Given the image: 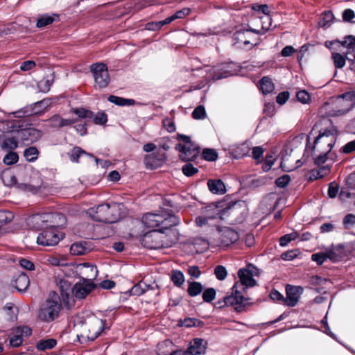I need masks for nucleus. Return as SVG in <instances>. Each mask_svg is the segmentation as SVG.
Here are the masks:
<instances>
[{
    "mask_svg": "<svg viewBox=\"0 0 355 355\" xmlns=\"http://www.w3.org/2000/svg\"><path fill=\"white\" fill-rule=\"evenodd\" d=\"M87 214L94 220L114 223L121 218L119 205L115 202L105 203L87 209Z\"/></svg>",
    "mask_w": 355,
    "mask_h": 355,
    "instance_id": "1",
    "label": "nucleus"
},
{
    "mask_svg": "<svg viewBox=\"0 0 355 355\" xmlns=\"http://www.w3.org/2000/svg\"><path fill=\"white\" fill-rule=\"evenodd\" d=\"M142 223L148 228L168 230L178 225L180 219L175 215L166 211L161 214L147 213L143 216Z\"/></svg>",
    "mask_w": 355,
    "mask_h": 355,
    "instance_id": "2",
    "label": "nucleus"
},
{
    "mask_svg": "<svg viewBox=\"0 0 355 355\" xmlns=\"http://www.w3.org/2000/svg\"><path fill=\"white\" fill-rule=\"evenodd\" d=\"M266 30L262 26L260 30L254 28H239L233 34L234 44L238 48L252 49L259 44V35L265 34Z\"/></svg>",
    "mask_w": 355,
    "mask_h": 355,
    "instance_id": "3",
    "label": "nucleus"
},
{
    "mask_svg": "<svg viewBox=\"0 0 355 355\" xmlns=\"http://www.w3.org/2000/svg\"><path fill=\"white\" fill-rule=\"evenodd\" d=\"M165 230L155 229L145 233L141 238V244L149 249L168 248L174 244V241L165 234Z\"/></svg>",
    "mask_w": 355,
    "mask_h": 355,
    "instance_id": "4",
    "label": "nucleus"
},
{
    "mask_svg": "<svg viewBox=\"0 0 355 355\" xmlns=\"http://www.w3.org/2000/svg\"><path fill=\"white\" fill-rule=\"evenodd\" d=\"M62 307L60 297L55 291H52L42 305L39 318L46 322H53L59 317Z\"/></svg>",
    "mask_w": 355,
    "mask_h": 355,
    "instance_id": "5",
    "label": "nucleus"
},
{
    "mask_svg": "<svg viewBox=\"0 0 355 355\" xmlns=\"http://www.w3.org/2000/svg\"><path fill=\"white\" fill-rule=\"evenodd\" d=\"M337 130L334 128L325 130L316 137L311 149L306 148V152L308 153L310 150L330 153L337 139Z\"/></svg>",
    "mask_w": 355,
    "mask_h": 355,
    "instance_id": "6",
    "label": "nucleus"
},
{
    "mask_svg": "<svg viewBox=\"0 0 355 355\" xmlns=\"http://www.w3.org/2000/svg\"><path fill=\"white\" fill-rule=\"evenodd\" d=\"M112 325V322L110 319L95 320L90 324L87 335L78 336V339L80 343H85L87 341H94L107 330H109Z\"/></svg>",
    "mask_w": 355,
    "mask_h": 355,
    "instance_id": "7",
    "label": "nucleus"
},
{
    "mask_svg": "<svg viewBox=\"0 0 355 355\" xmlns=\"http://www.w3.org/2000/svg\"><path fill=\"white\" fill-rule=\"evenodd\" d=\"M83 266L84 268L89 269L92 274L89 275V279H83V283H77L73 286L72 293L78 299L85 298L94 288L95 286L92 279L96 277L98 272L96 267L89 263H84Z\"/></svg>",
    "mask_w": 355,
    "mask_h": 355,
    "instance_id": "8",
    "label": "nucleus"
},
{
    "mask_svg": "<svg viewBox=\"0 0 355 355\" xmlns=\"http://www.w3.org/2000/svg\"><path fill=\"white\" fill-rule=\"evenodd\" d=\"M236 206V203H234L232 205H228L221 209L215 207L211 214L196 217V223L198 226L202 227L203 225H208L209 221L211 220H224L227 216L235 214Z\"/></svg>",
    "mask_w": 355,
    "mask_h": 355,
    "instance_id": "9",
    "label": "nucleus"
},
{
    "mask_svg": "<svg viewBox=\"0 0 355 355\" xmlns=\"http://www.w3.org/2000/svg\"><path fill=\"white\" fill-rule=\"evenodd\" d=\"M239 72V66L232 62L220 63L209 70V78L213 80L225 78L236 75Z\"/></svg>",
    "mask_w": 355,
    "mask_h": 355,
    "instance_id": "10",
    "label": "nucleus"
},
{
    "mask_svg": "<svg viewBox=\"0 0 355 355\" xmlns=\"http://www.w3.org/2000/svg\"><path fill=\"white\" fill-rule=\"evenodd\" d=\"M89 69L94 79L95 87L100 89L107 87L110 82L107 66L103 62H96Z\"/></svg>",
    "mask_w": 355,
    "mask_h": 355,
    "instance_id": "11",
    "label": "nucleus"
},
{
    "mask_svg": "<svg viewBox=\"0 0 355 355\" xmlns=\"http://www.w3.org/2000/svg\"><path fill=\"white\" fill-rule=\"evenodd\" d=\"M207 341L202 338L193 339L185 351L175 350L170 353L160 352L159 355H200L204 354L207 349Z\"/></svg>",
    "mask_w": 355,
    "mask_h": 355,
    "instance_id": "12",
    "label": "nucleus"
},
{
    "mask_svg": "<svg viewBox=\"0 0 355 355\" xmlns=\"http://www.w3.org/2000/svg\"><path fill=\"white\" fill-rule=\"evenodd\" d=\"M63 237L62 232H60L55 227L51 226L39 234L37 242L39 245L44 246H53L57 245Z\"/></svg>",
    "mask_w": 355,
    "mask_h": 355,
    "instance_id": "13",
    "label": "nucleus"
},
{
    "mask_svg": "<svg viewBox=\"0 0 355 355\" xmlns=\"http://www.w3.org/2000/svg\"><path fill=\"white\" fill-rule=\"evenodd\" d=\"M239 282H236L233 286L234 293L224 298L226 306L234 307L237 311H241L243 308L250 304V299L244 297L240 291H238Z\"/></svg>",
    "mask_w": 355,
    "mask_h": 355,
    "instance_id": "14",
    "label": "nucleus"
},
{
    "mask_svg": "<svg viewBox=\"0 0 355 355\" xmlns=\"http://www.w3.org/2000/svg\"><path fill=\"white\" fill-rule=\"evenodd\" d=\"M257 269L252 265L248 266V268H241L238 271V277L239 278L240 284L242 289L245 291L248 287H252L256 285V280L253 278L254 270Z\"/></svg>",
    "mask_w": 355,
    "mask_h": 355,
    "instance_id": "15",
    "label": "nucleus"
},
{
    "mask_svg": "<svg viewBox=\"0 0 355 355\" xmlns=\"http://www.w3.org/2000/svg\"><path fill=\"white\" fill-rule=\"evenodd\" d=\"M17 139L24 145H29L37 141L42 135V132L33 127L21 129L17 132Z\"/></svg>",
    "mask_w": 355,
    "mask_h": 355,
    "instance_id": "16",
    "label": "nucleus"
},
{
    "mask_svg": "<svg viewBox=\"0 0 355 355\" xmlns=\"http://www.w3.org/2000/svg\"><path fill=\"white\" fill-rule=\"evenodd\" d=\"M175 149L180 152V157L184 162L194 160L200 152V148L194 144L182 145L179 143L176 145Z\"/></svg>",
    "mask_w": 355,
    "mask_h": 355,
    "instance_id": "17",
    "label": "nucleus"
},
{
    "mask_svg": "<svg viewBox=\"0 0 355 355\" xmlns=\"http://www.w3.org/2000/svg\"><path fill=\"white\" fill-rule=\"evenodd\" d=\"M337 104L343 107L338 110L335 115H341L350 110L355 104V89L346 92L339 96Z\"/></svg>",
    "mask_w": 355,
    "mask_h": 355,
    "instance_id": "18",
    "label": "nucleus"
},
{
    "mask_svg": "<svg viewBox=\"0 0 355 355\" xmlns=\"http://www.w3.org/2000/svg\"><path fill=\"white\" fill-rule=\"evenodd\" d=\"M286 297L284 300V303L290 307L295 306L303 293V288L301 286L287 285L286 288Z\"/></svg>",
    "mask_w": 355,
    "mask_h": 355,
    "instance_id": "19",
    "label": "nucleus"
},
{
    "mask_svg": "<svg viewBox=\"0 0 355 355\" xmlns=\"http://www.w3.org/2000/svg\"><path fill=\"white\" fill-rule=\"evenodd\" d=\"M165 159V154L159 155L157 153H151L144 157V163L147 168L154 169L161 166Z\"/></svg>",
    "mask_w": 355,
    "mask_h": 355,
    "instance_id": "20",
    "label": "nucleus"
},
{
    "mask_svg": "<svg viewBox=\"0 0 355 355\" xmlns=\"http://www.w3.org/2000/svg\"><path fill=\"white\" fill-rule=\"evenodd\" d=\"M228 150L231 155L235 159H241L247 156L250 151V147L245 143L231 145Z\"/></svg>",
    "mask_w": 355,
    "mask_h": 355,
    "instance_id": "21",
    "label": "nucleus"
},
{
    "mask_svg": "<svg viewBox=\"0 0 355 355\" xmlns=\"http://www.w3.org/2000/svg\"><path fill=\"white\" fill-rule=\"evenodd\" d=\"M49 126L51 128H60L69 126L76 122L75 119H63L58 115H54L47 120Z\"/></svg>",
    "mask_w": 355,
    "mask_h": 355,
    "instance_id": "22",
    "label": "nucleus"
},
{
    "mask_svg": "<svg viewBox=\"0 0 355 355\" xmlns=\"http://www.w3.org/2000/svg\"><path fill=\"white\" fill-rule=\"evenodd\" d=\"M19 141L17 134L15 137L5 136L1 139L0 146L3 150L10 152L17 148Z\"/></svg>",
    "mask_w": 355,
    "mask_h": 355,
    "instance_id": "23",
    "label": "nucleus"
},
{
    "mask_svg": "<svg viewBox=\"0 0 355 355\" xmlns=\"http://www.w3.org/2000/svg\"><path fill=\"white\" fill-rule=\"evenodd\" d=\"M239 239L236 232L230 228H225L221 231L220 244L223 245H229L234 243Z\"/></svg>",
    "mask_w": 355,
    "mask_h": 355,
    "instance_id": "24",
    "label": "nucleus"
},
{
    "mask_svg": "<svg viewBox=\"0 0 355 355\" xmlns=\"http://www.w3.org/2000/svg\"><path fill=\"white\" fill-rule=\"evenodd\" d=\"M207 187L213 194L223 195L226 192L225 184L219 179L209 180Z\"/></svg>",
    "mask_w": 355,
    "mask_h": 355,
    "instance_id": "25",
    "label": "nucleus"
},
{
    "mask_svg": "<svg viewBox=\"0 0 355 355\" xmlns=\"http://www.w3.org/2000/svg\"><path fill=\"white\" fill-rule=\"evenodd\" d=\"M342 45L347 49L345 54L348 60H355V37L349 35L342 42Z\"/></svg>",
    "mask_w": 355,
    "mask_h": 355,
    "instance_id": "26",
    "label": "nucleus"
},
{
    "mask_svg": "<svg viewBox=\"0 0 355 355\" xmlns=\"http://www.w3.org/2000/svg\"><path fill=\"white\" fill-rule=\"evenodd\" d=\"M58 20V15L55 13H53L51 15L45 13L38 17L36 22V26L39 28H42Z\"/></svg>",
    "mask_w": 355,
    "mask_h": 355,
    "instance_id": "27",
    "label": "nucleus"
},
{
    "mask_svg": "<svg viewBox=\"0 0 355 355\" xmlns=\"http://www.w3.org/2000/svg\"><path fill=\"white\" fill-rule=\"evenodd\" d=\"M327 259H329L333 261H336L338 259L334 252L332 250H330L327 252L315 253L311 256V259L313 261H315L318 265L322 264L324 261Z\"/></svg>",
    "mask_w": 355,
    "mask_h": 355,
    "instance_id": "28",
    "label": "nucleus"
},
{
    "mask_svg": "<svg viewBox=\"0 0 355 355\" xmlns=\"http://www.w3.org/2000/svg\"><path fill=\"white\" fill-rule=\"evenodd\" d=\"M30 284L29 278L24 272L20 273L15 280V288L19 292H24Z\"/></svg>",
    "mask_w": 355,
    "mask_h": 355,
    "instance_id": "29",
    "label": "nucleus"
},
{
    "mask_svg": "<svg viewBox=\"0 0 355 355\" xmlns=\"http://www.w3.org/2000/svg\"><path fill=\"white\" fill-rule=\"evenodd\" d=\"M62 297L64 302L69 298L70 293L72 292L71 284L67 279H60L58 283Z\"/></svg>",
    "mask_w": 355,
    "mask_h": 355,
    "instance_id": "30",
    "label": "nucleus"
},
{
    "mask_svg": "<svg viewBox=\"0 0 355 355\" xmlns=\"http://www.w3.org/2000/svg\"><path fill=\"white\" fill-rule=\"evenodd\" d=\"M82 155H86L90 157H93V155L83 149H82L79 146H75L73 147L69 153L68 156L69 157V159L72 162L78 163L79 162V158Z\"/></svg>",
    "mask_w": 355,
    "mask_h": 355,
    "instance_id": "31",
    "label": "nucleus"
},
{
    "mask_svg": "<svg viewBox=\"0 0 355 355\" xmlns=\"http://www.w3.org/2000/svg\"><path fill=\"white\" fill-rule=\"evenodd\" d=\"M148 289H153V288L150 285L141 281L135 284L129 291V293L131 295L140 296Z\"/></svg>",
    "mask_w": 355,
    "mask_h": 355,
    "instance_id": "32",
    "label": "nucleus"
},
{
    "mask_svg": "<svg viewBox=\"0 0 355 355\" xmlns=\"http://www.w3.org/2000/svg\"><path fill=\"white\" fill-rule=\"evenodd\" d=\"M108 101L119 106H130L135 103V101L134 99L125 98L114 95H110L108 97Z\"/></svg>",
    "mask_w": 355,
    "mask_h": 355,
    "instance_id": "33",
    "label": "nucleus"
},
{
    "mask_svg": "<svg viewBox=\"0 0 355 355\" xmlns=\"http://www.w3.org/2000/svg\"><path fill=\"white\" fill-rule=\"evenodd\" d=\"M203 290V286L198 282H188V295L191 297H196L200 295Z\"/></svg>",
    "mask_w": 355,
    "mask_h": 355,
    "instance_id": "34",
    "label": "nucleus"
},
{
    "mask_svg": "<svg viewBox=\"0 0 355 355\" xmlns=\"http://www.w3.org/2000/svg\"><path fill=\"white\" fill-rule=\"evenodd\" d=\"M57 341L53 338H48L39 340L36 344V348L39 351L51 349L55 347Z\"/></svg>",
    "mask_w": 355,
    "mask_h": 355,
    "instance_id": "35",
    "label": "nucleus"
},
{
    "mask_svg": "<svg viewBox=\"0 0 355 355\" xmlns=\"http://www.w3.org/2000/svg\"><path fill=\"white\" fill-rule=\"evenodd\" d=\"M58 218L59 219H63L65 220V217L62 214H47V213H43L41 214H36L32 217V220L33 221H35L37 223H38L40 221L44 222L48 221L51 218Z\"/></svg>",
    "mask_w": 355,
    "mask_h": 355,
    "instance_id": "36",
    "label": "nucleus"
},
{
    "mask_svg": "<svg viewBox=\"0 0 355 355\" xmlns=\"http://www.w3.org/2000/svg\"><path fill=\"white\" fill-rule=\"evenodd\" d=\"M39 150L35 146H30L26 148L24 151V157L28 162H35L39 156Z\"/></svg>",
    "mask_w": 355,
    "mask_h": 355,
    "instance_id": "37",
    "label": "nucleus"
},
{
    "mask_svg": "<svg viewBox=\"0 0 355 355\" xmlns=\"http://www.w3.org/2000/svg\"><path fill=\"white\" fill-rule=\"evenodd\" d=\"M171 279L177 287H181L184 282V276L182 271L175 270L172 271Z\"/></svg>",
    "mask_w": 355,
    "mask_h": 355,
    "instance_id": "38",
    "label": "nucleus"
},
{
    "mask_svg": "<svg viewBox=\"0 0 355 355\" xmlns=\"http://www.w3.org/2000/svg\"><path fill=\"white\" fill-rule=\"evenodd\" d=\"M19 161V155L16 152L8 151L3 159V162L7 166H11Z\"/></svg>",
    "mask_w": 355,
    "mask_h": 355,
    "instance_id": "39",
    "label": "nucleus"
},
{
    "mask_svg": "<svg viewBox=\"0 0 355 355\" xmlns=\"http://www.w3.org/2000/svg\"><path fill=\"white\" fill-rule=\"evenodd\" d=\"M53 83V78H44L37 83L39 91L43 93H47Z\"/></svg>",
    "mask_w": 355,
    "mask_h": 355,
    "instance_id": "40",
    "label": "nucleus"
},
{
    "mask_svg": "<svg viewBox=\"0 0 355 355\" xmlns=\"http://www.w3.org/2000/svg\"><path fill=\"white\" fill-rule=\"evenodd\" d=\"M332 59L336 68L341 69L345 65L347 54L344 56L338 53H333Z\"/></svg>",
    "mask_w": 355,
    "mask_h": 355,
    "instance_id": "41",
    "label": "nucleus"
},
{
    "mask_svg": "<svg viewBox=\"0 0 355 355\" xmlns=\"http://www.w3.org/2000/svg\"><path fill=\"white\" fill-rule=\"evenodd\" d=\"M3 310L7 313L10 320L13 321L17 319V309L13 303H7L4 306Z\"/></svg>",
    "mask_w": 355,
    "mask_h": 355,
    "instance_id": "42",
    "label": "nucleus"
},
{
    "mask_svg": "<svg viewBox=\"0 0 355 355\" xmlns=\"http://www.w3.org/2000/svg\"><path fill=\"white\" fill-rule=\"evenodd\" d=\"M37 113L36 111H34L31 107L26 106L12 112V114L16 118H22L28 116H31L34 114Z\"/></svg>",
    "mask_w": 355,
    "mask_h": 355,
    "instance_id": "43",
    "label": "nucleus"
},
{
    "mask_svg": "<svg viewBox=\"0 0 355 355\" xmlns=\"http://www.w3.org/2000/svg\"><path fill=\"white\" fill-rule=\"evenodd\" d=\"M72 112L82 119H92L94 116L93 112L83 107L73 108Z\"/></svg>",
    "mask_w": 355,
    "mask_h": 355,
    "instance_id": "44",
    "label": "nucleus"
},
{
    "mask_svg": "<svg viewBox=\"0 0 355 355\" xmlns=\"http://www.w3.org/2000/svg\"><path fill=\"white\" fill-rule=\"evenodd\" d=\"M324 152L311 151V155L313 156L315 163L318 165L324 164L328 159V155Z\"/></svg>",
    "mask_w": 355,
    "mask_h": 355,
    "instance_id": "45",
    "label": "nucleus"
},
{
    "mask_svg": "<svg viewBox=\"0 0 355 355\" xmlns=\"http://www.w3.org/2000/svg\"><path fill=\"white\" fill-rule=\"evenodd\" d=\"M202 157L204 159L209 162H213L217 159V152L211 148H205L202 153Z\"/></svg>",
    "mask_w": 355,
    "mask_h": 355,
    "instance_id": "46",
    "label": "nucleus"
},
{
    "mask_svg": "<svg viewBox=\"0 0 355 355\" xmlns=\"http://www.w3.org/2000/svg\"><path fill=\"white\" fill-rule=\"evenodd\" d=\"M87 248L82 243H75L71 245L70 252L73 255H81L85 254Z\"/></svg>",
    "mask_w": 355,
    "mask_h": 355,
    "instance_id": "47",
    "label": "nucleus"
},
{
    "mask_svg": "<svg viewBox=\"0 0 355 355\" xmlns=\"http://www.w3.org/2000/svg\"><path fill=\"white\" fill-rule=\"evenodd\" d=\"M216 290L213 288L205 289L202 293V299L205 302L210 303L216 297Z\"/></svg>",
    "mask_w": 355,
    "mask_h": 355,
    "instance_id": "48",
    "label": "nucleus"
},
{
    "mask_svg": "<svg viewBox=\"0 0 355 355\" xmlns=\"http://www.w3.org/2000/svg\"><path fill=\"white\" fill-rule=\"evenodd\" d=\"M192 117L194 119L200 120L206 118V111L203 105L197 106L192 112Z\"/></svg>",
    "mask_w": 355,
    "mask_h": 355,
    "instance_id": "49",
    "label": "nucleus"
},
{
    "mask_svg": "<svg viewBox=\"0 0 355 355\" xmlns=\"http://www.w3.org/2000/svg\"><path fill=\"white\" fill-rule=\"evenodd\" d=\"M180 322H181V326L186 327H198L202 323L200 320L192 318H187L184 320L180 321Z\"/></svg>",
    "mask_w": 355,
    "mask_h": 355,
    "instance_id": "50",
    "label": "nucleus"
},
{
    "mask_svg": "<svg viewBox=\"0 0 355 355\" xmlns=\"http://www.w3.org/2000/svg\"><path fill=\"white\" fill-rule=\"evenodd\" d=\"M298 237V234L297 232H293L291 234H286L282 236L279 239V245L281 246H286L292 241L295 240Z\"/></svg>",
    "mask_w": 355,
    "mask_h": 355,
    "instance_id": "51",
    "label": "nucleus"
},
{
    "mask_svg": "<svg viewBox=\"0 0 355 355\" xmlns=\"http://www.w3.org/2000/svg\"><path fill=\"white\" fill-rule=\"evenodd\" d=\"M182 173L187 177H191L198 172V169L191 163H187L182 166Z\"/></svg>",
    "mask_w": 355,
    "mask_h": 355,
    "instance_id": "52",
    "label": "nucleus"
},
{
    "mask_svg": "<svg viewBox=\"0 0 355 355\" xmlns=\"http://www.w3.org/2000/svg\"><path fill=\"white\" fill-rule=\"evenodd\" d=\"M13 218V215L11 212L0 210V225H3L10 222Z\"/></svg>",
    "mask_w": 355,
    "mask_h": 355,
    "instance_id": "53",
    "label": "nucleus"
},
{
    "mask_svg": "<svg viewBox=\"0 0 355 355\" xmlns=\"http://www.w3.org/2000/svg\"><path fill=\"white\" fill-rule=\"evenodd\" d=\"M214 274L216 275V277L218 280L222 281L226 278L227 272L225 267H224L223 266L219 265L215 268Z\"/></svg>",
    "mask_w": 355,
    "mask_h": 355,
    "instance_id": "54",
    "label": "nucleus"
},
{
    "mask_svg": "<svg viewBox=\"0 0 355 355\" xmlns=\"http://www.w3.org/2000/svg\"><path fill=\"white\" fill-rule=\"evenodd\" d=\"M22 343L23 338H21V335H19L15 333V334L9 336V343L12 347H18L22 344Z\"/></svg>",
    "mask_w": 355,
    "mask_h": 355,
    "instance_id": "55",
    "label": "nucleus"
},
{
    "mask_svg": "<svg viewBox=\"0 0 355 355\" xmlns=\"http://www.w3.org/2000/svg\"><path fill=\"white\" fill-rule=\"evenodd\" d=\"M92 119L94 123L98 125H103L107 121V115L104 112H98L96 115H94Z\"/></svg>",
    "mask_w": 355,
    "mask_h": 355,
    "instance_id": "56",
    "label": "nucleus"
},
{
    "mask_svg": "<svg viewBox=\"0 0 355 355\" xmlns=\"http://www.w3.org/2000/svg\"><path fill=\"white\" fill-rule=\"evenodd\" d=\"M298 254H299V252L297 250H288V251L282 254L281 258L283 260L292 261L295 258H296L298 256Z\"/></svg>",
    "mask_w": 355,
    "mask_h": 355,
    "instance_id": "57",
    "label": "nucleus"
},
{
    "mask_svg": "<svg viewBox=\"0 0 355 355\" xmlns=\"http://www.w3.org/2000/svg\"><path fill=\"white\" fill-rule=\"evenodd\" d=\"M355 151V140L351 141L343 146L340 152L343 154H349Z\"/></svg>",
    "mask_w": 355,
    "mask_h": 355,
    "instance_id": "58",
    "label": "nucleus"
},
{
    "mask_svg": "<svg viewBox=\"0 0 355 355\" xmlns=\"http://www.w3.org/2000/svg\"><path fill=\"white\" fill-rule=\"evenodd\" d=\"M290 180L291 178L288 175H283L275 180V184L278 187L284 188Z\"/></svg>",
    "mask_w": 355,
    "mask_h": 355,
    "instance_id": "59",
    "label": "nucleus"
},
{
    "mask_svg": "<svg viewBox=\"0 0 355 355\" xmlns=\"http://www.w3.org/2000/svg\"><path fill=\"white\" fill-rule=\"evenodd\" d=\"M15 333L21 335V338L28 337L32 334V329L27 326L19 327L15 329Z\"/></svg>",
    "mask_w": 355,
    "mask_h": 355,
    "instance_id": "60",
    "label": "nucleus"
},
{
    "mask_svg": "<svg viewBox=\"0 0 355 355\" xmlns=\"http://www.w3.org/2000/svg\"><path fill=\"white\" fill-rule=\"evenodd\" d=\"M296 97L297 100L302 103H308L310 99L309 94L305 90L298 92L296 94Z\"/></svg>",
    "mask_w": 355,
    "mask_h": 355,
    "instance_id": "61",
    "label": "nucleus"
},
{
    "mask_svg": "<svg viewBox=\"0 0 355 355\" xmlns=\"http://www.w3.org/2000/svg\"><path fill=\"white\" fill-rule=\"evenodd\" d=\"M191 12V9L188 8H184L183 9H181L180 10L176 11L173 15V17H174V19H183L186 16L189 15Z\"/></svg>",
    "mask_w": 355,
    "mask_h": 355,
    "instance_id": "62",
    "label": "nucleus"
},
{
    "mask_svg": "<svg viewBox=\"0 0 355 355\" xmlns=\"http://www.w3.org/2000/svg\"><path fill=\"white\" fill-rule=\"evenodd\" d=\"M289 96H290V94H289L288 92H287V91L282 92L277 95V96L276 98V101L278 104H279L280 105H282L285 104L286 102L288 100Z\"/></svg>",
    "mask_w": 355,
    "mask_h": 355,
    "instance_id": "63",
    "label": "nucleus"
},
{
    "mask_svg": "<svg viewBox=\"0 0 355 355\" xmlns=\"http://www.w3.org/2000/svg\"><path fill=\"white\" fill-rule=\"evenodd\" d=\"M19 265L24 269L32 271L35 270L34 263L28 259H21L19 260Z\"/></svg>",
    "mask_w": 355,
    "mask_h": 355,
    "instance_id": "64",
    "label": "nucleus"
}]
</instances>
